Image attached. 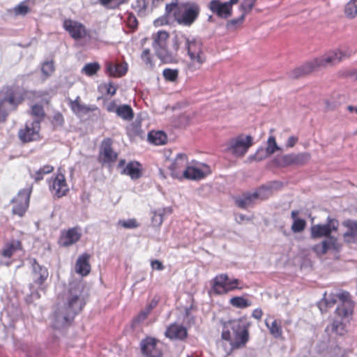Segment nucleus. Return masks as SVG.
<instances>
[{
  "label": "nucleus",
  "mask_w": 357,
  "mask_h": 357,
  "mask_svg": "<svg viewBox=\"0 0 357 357\" xmlns=\"http://www.w3.org/2000/svg\"><path fill=\"white\" fill-rule=\"evenodd\" d=\"M29 172L31 178L34 179L36 182L43 180L44 178L45 174L42 173V171L40 169L37 170L29 169Z\"/></svg>",
  "instance_id": "603ef678"
},
{
  "label": "nucleus",
  "mask_w": 357,
  "mask_h": 357,
  "mask_svg": "<svg viewBox=\"0 0 357 357\" xmlns=\"http://www.w3.org/2000/svg\"><path fill=\"white\" fill-rule=\"evenodd\" d=\"M86 305L82 284L77 282H70L62 296L61 301L54 312L52 326L61 329L69 326Z\"/></svg>",
  "instance_id": "f257e3e1"
},
{
  "label": "nucleus",
  "mask_w": 357,
  "mask_h": 357,
  "mask_svg": "<svg viewBox=\"0 0 357 357\" xmlns=\"http://www.w3.org/2000/svg\"><path fill=\"white\" fill-rule=\"evenodd\" d=\"M107 93L110 96H114L116 92V87L111 82H109L107 86Z\"/></svg>",
  "instance_id": "0e129e2a"
},
{
  "label": "nucleus",
  "mask_w": 357,
  "mask_h": 357,
  "mask_svg": "<svg viewBox=\"0 0 357 357\" xmlns=\"http://www.w3.org/2000/svg\"><path fill=\"white\" fill-rule=\"evenodd\" d=\"M54 64L53 61H46L41 63V72L45 79L50 77L54 71Z\"/></svg>",
  "instance_id": "a19ab883"
},
{
  "label": "nucleus",
  "mask_w": 357,
  "mask_h": 357,
  "mask_svg": "<svg viewBox=\"0 0 357 357\" xmlns=\"http://www.w3.org/2000/svg\"><path fill=\"white\" fill-rule=\"evenodd\" d=\"M22 96L15 86L3 87L0 91V123L6 121L9 113L17 109Z\"/></svg>",
  "instance_id": "423d86ee"
},
{
  "label": "nucleus",
  "mask_w": 357,
  "mask_h": 357,
  "mask_svg": "<svg viewBox=\"0 0 357 357\" xmlns=\"http://www.w3.org/2000/svg\"><path fill=\"white\" fill-rule=\"evenodd\" d=\"M182 176L190 180H200L204 177V173L197 167H187L183 169Z\"/></svg>",
  "instance_id": "2f4dec72"
},
{
  "label": "nucleus",
  "mask_w": 357,
  "mask_h": 357,
  "mask_svg": "<svg viewBox=\"0 0 357 357\" xmlns=\"http://www.w3.org/2000/svg\"><path fill=\"white\" fill-rule=\"evenodd\" d=\"M31 114L33 116V119L30 121L31 122L32 128H33L32 137L29 138L28 134L24 132V143L35 141L39 138L40 122L45 116V112L43 106L37 104L31 107Z\"/></svg>",
  "instance_id": "4468645a"
},
{
  "label": "nucleus",
  "mask_w": 357,
  "mask_h": 357,
  "mask_svg": "<svg viewBox=\"0 0 357 357\" xmlns=\"http://www.w3.org/2000/svg\"><path fill=\"white\" fill-rule=\"evenodd\" d=\"M116 114L121 119L130 121L133 119V111L130 105H122L119 106L116 109Z\"/></svg>",
  "instance_id": "f704fd0d"
},
{
  "label": "nucleus",
  "mask_w": 357,
  "mask_h": 357,
  "mask_svg": "<svg viewBox=\"0 0 357 357\" xmlns=\"http://www.w3.org/2000/svg\"><path fill=\"white\" fill-rule=\"evenodd\" d=\"M249 326L241 319L229 321L224 324L221 337L229 342L231 350L242 348L249 340Z\"/></svg>",
  "instance_id": "7ed1b4c3"
},
{
  "label": "nucleus",
  "mask_w": 357,
  "mask_h": 357,
  "mask_svg": "<svg viewBox=\"0 0 357 357\" xmlns=\"http://www.w3.org/2000/svg\"><path fill=\"white\" fill-rule=\"evenodd\" d=\"M169 33L165 31H159L153 35L152 46L155 50V54L165 63H172L176 61L175 54L169 52L167 47V40Z\"/></svg>",
  "instance_id": "0eeeda50"
},
{
  "label": "nucleus",
  "mask_w": 357,
  "mask_h": 357,
  "mask_svg": "<svg viewBox=\"0 0 357 357\" xmlns=\"http://www.w3.org/2000/svg\"><path fill=\"white\" fill-rule=\"evenodd\" d=\"M271 193V189L268 187L262 186L253 192H246L241 197H236V204L241 208H247L255 200L257 199H266Z\"/></svg>",
  "instance_id": "f8f14e48"
},
{
  "label": "nucleus",
  "mask_w": 357,
  "mask_h": 357,
  "mask_svg": "<svg viewBox=\"0 0 357 357\" xmlns=\"http://www.w3.org/2000/svg\"><path fill=\"white\" fill-rule=\"evenodd\" d=\"M142 353L146 357H161V351L157 347L155 338L147 337L140 343Z\"/></svg>",
  "instance_id": "a211bd4d"
},
{
  "label": "nucleus",
  "mask_w": 357,
  "mask_h": 357,
  "mask_svg": "<svg viewBox=\"0 0 357 357\" xmlns=\"http://www.w3.org/2000/svg\"><path fill=\"white\" fill-rule=\"evenodd\" d=\"M79 100V97L77 96L75 100L70 102V107L74 112L86 114L93 110L90 107L81 104Z\"/></svg>",
  "instance_id": "e433bc0d"
},
{
  "label": "nucleus",
  "mask_w": 357,
  "mask_h": 357,
  "mask_svg": "<svg viewBox=\"0 0 357 357\" xmlns=\"http://www.w3.org/2000/svg\"><path fill=\"white\" fill-rule=\"evenodd\" d=\"M331 330L337 335H342L346 332L345 326L342 321L334 320L331 326H327L326 331Z\"/></svg>",
  "instance_id": "ea45409f"
},
{
  "label": "nucleus",
  "mask_w": 357,
  "mask_h": 357,
  "mask_svg": "<svg viewBox=\"0 0 357 357\" xmlns=\"http://www.w3.org/2000/svg\"><path fill=\"white\" fill-rule=\"evenodd\" d=\"M333 250L335 251H339L340 249V245L338 243L337 237H331L329 238H325L321 243L316 244L312 250L319 256L325 255L329 250Z\"/></svg>",
  "instance_id": "aec40b11"
},
{
  "label": "nucleus",
  "mask_w": 357,
  "mask_h": 357,
  "mask_svg": "<svg viewBox=\"0 0 357 357\" xmlns=\"http://www.w3.org/2000/svg\"><path fill=\"white\" fill-rule=\"evenodd\" d=\"M309 153L303 152L299 153L286 154L275 158L273 163L280 167H286L291 165L301 166L306 164L310 159Z\"/></svg>",
  "instance_id": "9b49d317"
},
{
  "label": "nucleus",
  "mask_w": 357,
  "mask_h": 357,
  "mask_svg": "<svg viewBox=\"0 0 357 357\" xmlns=\"http://www.w3.org/2000/svg\"><path fill=\"white\" fill-rule=\"evenodd\" d=\"M63 26L75 40L84 38L87 34L85 26L77 21L66 19L63 21Z\"/></svg>",
  "instance_id": "f3484780"
},
{
  "label": "nucleus",
  "mask_w": 357,
  "mask_h": 357,
  "mask_svg": "<svg viewBox=\"0 0 357 357\" xmlns=\"http://www.w3.org/2000/svg\"><path fill=\"white\" fill-rule=\"evenodd\" d=\"M99 1L105 6H107L109 4H114L111 8H115L123 3L122 0H99Z\"/></svg>",
  "instance_id": "5fc2aeb1"
},
{
  "label": "nucleus",
  "mask_w": 357,
  "mask_h": 357,
  "mask_svg": "<svg viewBox=\"0 0 357 357\" xmlns=\"http://www.w3.org/2000/svg\"><path fill=\"white\" fill-rule=\"evenodd\" d=\"M165 335L169 339L184 340L187 335L188 332L185 327L177 324H171L165 331Z\"/></svg>",
  "instance_id": "393cba45"
},
{
  "label": "nucleus",
  "mask_w": 357,
  "mask_h": 357,
  "mask_svg": "<svg viewBox=\"0 0 357 357\" xmlns=\"http://www.w3.org/2000/svg\"><path fill=\"white\" fill-rule=\"evenodd\" d=\"M337 301L338 298L337 294L331 293L327 294L325 293L323 300L319 304V307L323 312L324 311H326L327 308L333 307Z\"/></svg>",
  "instance_id": "7c9ffc66"
},
{
  "label": "nucleus",
  "mask_w": 357,
  "mask_h": 357,
  "mask_svg": "<svg viewBox=\"0 0 357 357\" xmlns=\"http://www.w3.org/2000/svg\"><path fill=\"white\" fill-rule=\"evenodd\" d=\"M141 165L139 162L136 161H131L127 164L125 168L121 171L122 174L130 176L132 179H137L141 175Z\"/></svg>",
  "instance_id": "cd10ccee"
},
{
  "label": "nucleus",
  "mask_w": 357,
  "mask_h": 357,
  "mask_svg": "<svg viewBox=\"0 0 357 357\" xmlns=\"http://www.w3.org/2000/svg\"><path fill=\"white\" fill-rule=\"evenodd\" d=\"M270 156L268 153H266V151L265 149L260 148L259 149L255 155H251L250 158H254V160L257 161H261L267 157Z\"/></svg>",
  "instance_id": "8fccbe9b"
},
{
  "label": "nucleus",
  "mask_w": 357,
  "mask_h": 357,
  "mask_svg": "<svg viewBox=\"0 0 357 357\" xmlns=\"http://www.w3.org/2000/svg\"><path fill=\"white\" fill-rule=\"evenodd\" d=\"M171 208H159L153 213L151 222L154 227H160L164 219V215L167 213H171Z\"/></svg>",
  "instance_id": "72a5a7b5"
},
{
  "label": "nucleus",
  "mask_w": 357,
  "mask_h": 357,
  "mask_svg": "<svg viewBox=\"0 0 357 357\" xmlns=\"http://www.w3.org/2000/svg\"><path fill=\"white\" fill-rule=\"evenodd\" d=\"M245 15L246 13L243 12V14L239 17L233 19L228 22L227 24V28L228 29H235L238 24H241L243 22Z\"/></svg>",
  "instance_id": "09e8293b"
},
{
  "label": "nucleus",
  "mask_w": 357,
  "mask_h": 357,
  "mask_svg": "<svg viewBox=\"0 0 357 357\" xmlns=\"http://www.w3.org/2000/svg\"><path fill=\"white\" fill-rule=\"evenodd\" d=\"M24 98H30L31 97L33 98H41L43 96V91H24Z\"/></svg>",
  "instance_id": "864d4df0"
},
{
  "label": "nucleus",
  "mask_w": 357,
  "mask_h": 357,
  "mask_svg": "<svg viewBox=\"0 0 357 357\" xmlns=\"http://www.w3.org/2000/svg\"><path fill=\"white\" fill-rule=\"evenodd\" d=\"M343 225L347 228V231L343 235L344 241L357 244V221L347 220L343 222Z\"/></svg>",
  "instance_id": "a878e982"
},
{
  "label": "nucleus",
  "mask_w": 357,
  "mask_h": 357,
  "mask_svg": "<svg viewBox=\"0 0 357 357\" xmlns=\"http://www.w3.org/2000/svg\"><path fill=\"white\" fill-rule=\"evenodd\" d=\"M148 139L155 145H162L166 143L167 135L163 131H151L148 134Z\"/></svg>",
  "instance_id": "473e14b6"
},
{
  "label": "nucleus",
  "mask_w": 357,
  "mask_h": 357,
  "mask_svg": "<svg viewBox=\"0 0 357 357\" xmlns=\"http://www.w3.org/2000/svg\"><path fill=\"white\" fill-rule=\"evenodd\" d=\"M50 190L54 191V195L60 198L66 195L68 191L65 176L62 174H58L56 176L50 183Z\"/></svg>",
  "instance_id": "4be33fe9"
},
{
  "label": "nucleus",
  "mask_w": 357,
  "mask_h": 357,
  "mask_svg": "<svg viewBox=\"0 0 357 357\" xmlns=\"http://www.w3.org/2000/svg\"><path fill=\"white\" fill-rule=\"evenodd\" d=\"M141 59L144 62L146 66L152 68L153 63L152 61L151 52L149 49H144L141 54Z\"/></svg>",
  "instance_id": "49530a36"
},
{
  "label": "nucleus",
  "mask_w": 357,
  "mask_h": 357,
  "mask_svg": "<svg viewBox=\"0 0 357 357\" xmlns=\"http://www.w3.org/2000/svg\"><path fill=\"white\" fill-rule=\"evenodd\" d=\"M337 295L338 301L340 302L335 310L337 315L342 319L351 317L354 312V304L351 299L349 293L342 291L337 293Z\"/></svg>",
  "instance_id": "2eb2a0df"
},
{
  "label": "nucleus",
  "mask_w": 357,
  "mask_h": 357,
  "mask_svg": "<svg viewBox=\"0 0 357 357\" xmlns=\"http://www.w3.org/2000/svg\"><path fill=\"white\" fill-rule=\"evenodd\" d=\"M40 169L42 171V173L46 175L50 174L54 170V167L50 165H45L40 167Z\"/></svg>",
  "instance_id": "69168bd1"
},
{
  "label": "nucleus",
  "mask_w": 357,
  "mask_h": 357,
  "mask_svg": "<svg viewBox=\"0 0 357 357\" xmlns=\"http://www.w3.org/2000/svg\"><path fill=\"white\" fill-rule=\"evenodd\" d=\"M200 13V8L195 3H186L183 9L177 10L174 13V20L180 25L185 26H191L198 18Z\"/></svg>",
  "instance_id": "1a4fd4ad"
},
{
  "label": "nucleus",
  "mask_w": 357,
  "mask_h": 357,
  "mask_svg": "<svg viewBox=\"0 0 357 357\" xmlns=\"http://www.w3.org/2000/svg\"><path fill=\"white\" fill-rule=\"evenodd\" d=\"M13 213L20 217H22V204H18L13 208Z\"/></svg>",
  "instance_id": "052dcab7"
},
{
  "label": "nucleus",
  "mask_w": 357,
  "mask_h": 357,
  "mask_svg": "<svg viewBox=\"0 0 357 357\" xmlns=\"http://www.w3.org/2000/svg\"><path fill=\"white\" fill-rule=\"evenodd\" d=\"M151 266L153 270L162 271L164 269L162 263L157 259L151 261Z\"/></svg>",
  "instance_id": "13d9d810"
},
{
  "label": "nucleus",
  "mask_w": 357,
  "mask_h": 357,
  "mask_svg": "<svg viewBox=\"0 0 357 357\" xmlns=\"http://www.w3.org/2000/svg\"><path fill=\"white\" fill-rule=\"evenodd\" d=\"M32 189H33L32 185L31 186H29V188H27L26 190L24 189V194L26 195V202L24 204V213L25 212V211L26 210V208L29 206V199H30V195L32 192Z\"/></svg>",
  "instance_id": "4d7b16f0"
},
{
  "label": "nucleus",
  "mask_w": 357,
  "mask_h": 357,
  "mask_svg": "<svg viewBox=\"0 0 357 357\" xmlns=\"http://www.w3.org/2000/svg\"><path fill=\"white\" fill-rule=\"evenodd\" d=\"M266 326L269 329L270 333L275 338L280 337L282 334V330L280 324L277 320H274L270 324L267 320L265 321Z\"/></svg>",
  "instance_id": "4c0bfd02"
},
{
  "label": "nucleus",
  "mask_w": 357,
  "mask_h": 357,
  "mask_svg": "<svg viewBox=\"0 0 357 357\" xmlns=\"http://www.w3.org/2000/svg\"><path fill=\"white\" fill-rule=\"evenodd\" d=\"M128 70L127 65L118 64L114 65L112 63L106 64V73L112 77H122Z\"/></svg>",
  "instance_id": "c756f323"
},
{
  "label": "nucleus",
  "mask_w": 357,
  "mask_h": 357,
  "mask_svg": "<svg viewBox=\"0 0 357 357\" xmlns=\"http://www.w3.org/2000/svg\"><path fill=\"white\" fill-rule=\"evenodd\" d=\"M181 8L178 5V0H174L170 3H167L165 6V15L156 19L154 21L155 26H162L168 24L172 20H174V13L177 10H180Z\"/></svg>",
  "instance_id": "412c9836"
},
{
  "label": "nucleus",
  "mask_w": 357,
  "mask_h": 357,
  "mask_svg": "<svg viewBox=\"0 0 357 357\" xmlns=\"http://www.w3.org/2000/svg\"><path fill=\"white\" fill-rule=\"evenodd\" d=\"M33 128H32L31 122L29 121H26L25 124V128H24V132L28 134V136L30 137H32Z\"/></svg>",
  "instance_id": "bf43d9fd"
},
{
  "label": "nucleus",
  "mask_w": 357,
  "mask_h": 357,
  "mask_svg": "<svg viewBox=\"0 0 357 357\" xmlns=\"http://www.w3.org/2000/svg\"><path fill=\"white\" fill-rule=\"evenodd\" d=\"M345 15L350 19L357 16V0H350L344 8Z\"/></svg>",
  "instance_id": "58836bf2"
},
{
  "label": "nucleus",
  "mask_w": 357,
  "mask_h": 357,
  "mask_svg": "<svg viewBox=\"0 0 357 357\" xmlns=\"http://www.w3.org/2000/svg\"><path fill=\"white\" fill-rule=\"evenodd\" d=\"M339 227V221L330 216L326 218V222L324 224L314 225L310 228V236L312 238L317 239L322 237L329 238L335 237L332 236L333 231H337Z\"/></svg>",
  "instance_id": "9d476101"
},
{
  "label": "nucleus",
  "mask_w": 357,
  "mask_h": 357,
  "mask_svg": "<svg viewBox=\"0 0 357 357\" xmlns=\"http://www.w3.org/2000/svg\"><path fill=\"white\" fill-rule=\"evenodd\" d=\"M27 357H44L43 354L39 351H33L29 352Z\"/></svg>",
  "instance_id": "774afa93"
},
{
  "label": "nucleus",
  "mask_w": 357,
  "mask_h": 357,
  "mask_svg": "<svg viewBox=\"0 0 357 357\" xmlns=\"http://www.w3.org/2000/svg\"><path fill=\"white\" fill-rule=\"evenodd\" d=\"M256 1L257 0H243L240 6L241 10L247 14L252 9Z\"/></svg>",
  "instance_id": "de8ad7c7"
},
{
  "label": "nucleus",
  "mask_w": 357,
  "mask_h": 357,
  "mask_svg": "<svg viewBox=\"0 0 357 357\" xmlns=\"http://www.w3.org/2000/svg\"><path fill=\"white\" fill-rule=\"evenodd\" d=\"M263 315V312L261 308H256L252 311V317L257 320L261 319Z\"/></svg>",
  "instance_id": "680f3d73"
},
{
  "label": "nucleus",
  "mask_w": 357,
  "mask_h": 357,
  "mask_svg": "<svg viewBox=\"0 0 357 357\" xmlns=\"http://www.w3.org/2000/svg\"><path fill=\"white\" fill-rule=\"evenodd\" d=\"M119 225L126 229H134L138 227V224L135 219H128L127 220H119Z\"/></svg>",
  "instance_id": "3c124183"
},
{
  "label": "nucleus",
  "mask_w": 357,
  "mask_h": 357,
  "mask_svg": "<svg viewBox=\"0 0 357 357\" xmlns=\"http://www.w3.org/2000/svg\"><path fill=\"white\" fill-rule=\"evenodd\" d=\"M100 68V66L97 62L89 63L83 67L82 72L88 76H92L98 72Z\"/></svg>",
  "instance_id": "79ce46f5"
},
{
  "label": "nucleus",
  "mask_w": 357,
  "mask_h": 357,
  "mask_svg": "<svg viewBox=\"0 0 357 357\" xmlns=\"http://www.w3.org/2000/svg\"><path fill=\"white\" fill-rule=\"evenodd\" d=\"M252 137L250 135H240L229 142V150L236 156H243L252 145Z\"/></svg>",
  "instance_id": "ddd939ff"
},
{
  "label": "nucleus",
  "mask_w": 357,
  "mask_h": 357,
  "mask_svg": "<svg viewBox=\"0 0 357 357\" xmlns=\"http://www.w3.org/2000/svg\"><path fill=\"white\" fill-rule=\"evenodd\" d=\"M31 269L32 283L29 285L30 294L26 298V302L31 303L40 297V292L44 291V283L49 276L47 268L39 264L35 259H28Z\"/></svg>",
  "instance_id": "20e7f679"
},
{
  "label": "nucleus",
  "mask_w": 357,
  "mask_h": 357,
  "mask_svg": "<svg viewBox=\"0 0 357 357\" xmlns=\"http://www.w3.org/2000/svg\"><path fill=\"white\" fill-rule=\"evenodd\" d=\"M21 248L22 245L20 241L12 240L3 245L1 255L4 258L10 259L15 252L20 250Z\"/></svg>",
  "instance_id": "c85d7f7f"
},
{
  "label": "nucleus",
  "mask_w": 357,
  "mask_h": 357,
  "mask_svg": "<svg viewBox=\"0 0 357 357\" xmlns=\"http://www.w3.org/2000/svg\"><path fill=\"white\" fill-rule=\"evenodd\" d=\"M150 312L151 311H149V310L146 307L144 310L141 311L139 313V314L135 317V321L141 322L144 321V319H146Z\"/></svg>",
  "instance_id": "6e6d98bb"
},
{
  "label": "nucleus",
  "mask_w": 357,
  "mask_h": 357,
  "mask_svg": "<svg viewBox=\"0 0 357 357\" xmlns=\"http://www.w3.org/2000/svg\"><path fill=\"white\" fill-rule=\"evenodd\" d=\"M238 1V0H229L225 2H222L220 0H211L208 3V8L218 17L227 19L232 14V6Z\"/></svg>",
  "instance_id": "dca6fc26"
},
{
  "label": "nucleus",
  "mask_w": 357,
  "mask_h": 357,
  "mask_svg": "<svg viewBox=\"0 0 357 357\" xmlns=\"http://www.w3.org/2000/svg\"><path fill=\"white\" fill-rule=\"evenodd\" d=\"M188 163V158L185 154H177L174 162L169 166L172 176L175 178H181L183 176V171L185 169Z\"/></svg>",
  "instance_id": "5701e85b"
},
{
  "label": "nucleus",
  "mask_w": 357,
  "mask_h": 357,
  "mask_svg": "<svg viewBox=\"0 0 357 357\" xmlns=\"http://www.w3.org/2000/svg\"><path fill=\"white\" fill-rule=\"evenodd\" d=\"M181 44L184 45L190 61L196 68H199L206 61L204 54L202 51V41L196 38L190 39L184 35L176 36L174 38V50L177 52Z\"/></svg>",
  "instance_id": "39448f33"
},
{
  "label": "nucleus",
  "mask_w": 357,
  "mask_h": 357,
  "mask_svg": "<svg viewBox=\"0 0 357 357\" xmlns=\"http://www.w3.org/2000/svg\"><path fill=\"white\" fill-rule=\"evenodd\" d=\"M213 291L218 295L243 289V282L236 278L230 279L227 274H220L213 280Z\"/></svg>",
  "instance_id": "6e6552de"
},
{
  "label": "nucleus",
  "mask_w": 357,
  "mask_h": 357,
  "mask_svg": "<svg viewBox=\"0 0 357 357\" xmlns=\"http://www.w3.org/2000/svg\"><path fill=\"white\" fill-rule=\"evenodd\" d=\"M112 141L110 138L105 139L100 146V154L103 156V162L110 163L117 158V153L112 150Z\"/></svg>",
  "instance_id": "b1692460"
},
{
  "label": "nucleus",
  "mask_w": 357,
  "mask_h": 357,
  "mask_svg": "<svg viewBox=\"0 0 357 357\" xmlns=\"http://www.w3.org/2000/svg\"><path fill=\"white\" fill-rule=\"evenodd\" d=\"M162 75L166 80L169 82H175L178 76V70L165 68L163 70Z\"/></svg>",
  "instance_id": "c03bdc74"
},
{
  "label": "nucleus",
  "mask_w": 357,
  "mask_h": 357,
  "mask_svg": "<svg viewBox=\"0 0 357 357\" xmlns=\"http://www.w3.org/2000/svg\"><path fill=\"white\" fill-rule=\"evenodd\" d=\"M306 226V221L304 219L295 220L291 225V230L294 233H299L303 231Z\"/></svg>",
  "instance_id": "a18cd8bd"
},
{
  "label": "nucleus",
  "mask_w": 357,
  "mask_h": 357,
  "mask_svg": "<svg viewBox=\"0 0 357 357\" xmlns=\"http://www.w3.org/2000/svg\"><path fill=\"white\" fill-rule=\"evenodd\" d=\"M265 149L266 151V153L271 155L277 151H280L281 149L278 145L275 137L270 136L267 140V146L266 147Z\"/></svg>",
  "instance_id": "37998d69"
},
{
  "label": "nucleus",
  "mask_w": 357,
  "mask_h": 357,
  "mask_svg": "<svg viewBox=\"0 0 357 357\" xmlns=\"http://www.w3.org/2000/svg\"><path fill=\"white\" fill-rule=\"evenodd\" d=\"M350 55L351 52L348 51L337 50L329 52L322 56L316 58L296 68L291 73L290 77L296 79L309 74L319 68L335 65Z\"/></svg>",
  "instance_id": "f03ea898"
},
{
  "label": "nucleus",
  "mask_w": 357,
  "mask_h": 357,
  "mask_svg": "<svg viewBox=\"0 0 357 357\" xmlns=\"http://www.w3.org/2000/svg\"><path fill=\"white\" fill-rule=\"evenodd\" d=\"M89 258L90 256L89 254L84 253L77 259L75 271L82 276H86L90 273L91 266L89 264Z\"/></svg>",
  "instance_id": "bb28decb"
},
{
  "label": "nucleus",
  "mask_w": 357,
  "mask_h": 357,
  "mask_svg": "<svg viewBox=\"0 0 357 357\" xmlns=\"http://www.w3.org/2000/svg\"><path fill=\"white\" fill-rule=\"evenodd\" d=\"M298 142V138L294 136H291L288 138V140L287 142V147H293L296 144V143Z\"/></svg>",
  "instance_id": "338daca9"
},
{
  "label": "nucleus",
  "mask_w": 357,
  "mask_h": 357,
  "mask_svg": "<svg viewBox=\"0 0 357 357\" xmlns=\"http://www.w3.org/2000/svg\"><path fill=\"white\" fill-rule=\"evenodd\" d=\"M155 0H142V7L144 9L153 8Z\"/></svg>",
  "instance_id": "e2e57ef3"
},
{
  "label": "nucleus",
  "mask_w": 357,
  "mask_h": 357,
  "mask_svg": "<svg viewBox=\"0 0 357 357\" xmlns=\"http://www.w3.org/2000/svg\"><path fill=\"white\" fill-rule=\"evenodd\" d=\"M82 232L79 227H73L62 232L59 243L61 246L68 247L76 243L81 238Z\"/></svg>",
  "instance_id": "6ab92c4d"
},
{
  "label": "nucleus",
  "mask_w": 357,
  "mask_h": 357,
  "mask_svg": "<svg viewBox=\"0 0 357 357\" xmlns=\"http://www.w3.org/2000/svg\"><path fill=\"white\" fill-rule=\"evenodd\" d=\"M229 303L234 307L244 309L252 305V302L243 296H234L229 300Z\"/></svg>",
  "instance_id": "c9c22d12"
}]
</instances>
